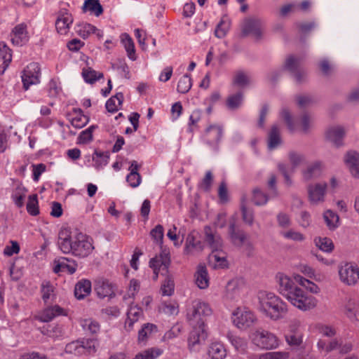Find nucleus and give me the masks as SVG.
<instances>
[{"label":"nucleus","instance_id":"f257e3e1","mask_svg":"<svg viewBox=\"0 0 359 359\" xmlns=\"http://www.w3.org/2000/svg\"><path fill=\"white\" fill-rule=\"evenodd\" d=\"M57 246L63 254L72 255L78 258L87 257L94 250L93 239L90 236L67 227L60 229Z\"/></svg>","mask_w":359,"mask_h":359},{"label":"nucleus","instance_id":"f03ea898","mask_svg":"<svg viewBox=\"0 0 359 359\" xmlns=\"http://www.w3.org/2000/svg\"><path fill=\"white\" fill-rule=\"evenodd\" d=\"M258 299V309L273 320L284 318L287 312L286 303L273 292H260Z\"/></svg>","mask_w":359,"mask_h":359},{"label":"nucleus","instance_id":"7ed1b4c3","mask_svg":"<svg viewBox=\"0 0 359 359\" xmlns=\"http://www.w3.org/2000/svg\"><path fill=\"white\" fill-rule=\"evenodd\" d=\"M287 299L295 307L302 311H309L316 306V299L309 295L297 286L286 296Z\"/></svg>","mask_w":359,"mask_h":359},{"label":"nucleus","instance_id":"20e7f679","mask_svg":"<svg viewBox=\"0 0 359 359\" xmlns=\"http://www.w3.org/2000/svg\"><path fill=\"white\" fill-rule=\"evenodd\" d=\"M97 346L98 343L94 339H82L67 344L65 351L76 356L88 355L95 353Z\"/></svg>","mask_w":359,"mask_h":359},{"label":"nucleus","instance_id":"39448f33","mask_svg":"<svg viewBox=\"0 0 359 359\" xmlns=\"http://www.w3.org/2000/svg\"><path fill=\"white\" fill-rule=\"evenodd\" d=\"M212 314V309L208 303L196 300L187 313L190 325H206V318Z\"/></svg>","mask_w":359,"mask_h":359},{"label":"nucleus","instance_id":"423d86ee","mask_svg":"<svg viewBox=\"0 0 359 359\" xmlns=\"http://www.w3.org/2000/svg\"><path fill=\"white\" fill-rule=\"evenodd\" d=\"M229 233L234 245L243 246V251L248 257L253 255L255 248L252 243L248 239V236L243 231L236 230V219L234 217L231 218L229 228Z\"/></svg>","mask_w":359,"mask_h":359},{"label":"nucleus","instance_id":"0eeeda50","mask_svg":"<svg viewBox=\"0 0 359 359\" xmlns=\"http://www.w3.org/2000/svg\"><path fill=\"white\" fill-rule=\"evenodd\" d=\"M252 343L260 348L273 349L278 346L277 337L264 330H257L252 335Z\"/></svg>","mask_w":359,"mask_h":359},{"label":"nucleus","instance_id":"6e6552de","mask_svg":"<svg viewBox=\"0 0 359 359\" xmlns=\"http://www.w3.org/2000/svg\"><path fill=\"white\" fill-rule=\"evenodd\" d=\"M339 280L344 285L354 286L359 282V266L351 262H346L339 266Z\"/></svg>","mask_w":359,"mask_h":359},{"label":"nucleus","instance_id":"1a4fd4ad","mask_svg":"<svg viewBox=\"0 0 359 359\" xmlns=\"http://www.w3.org/2000/svg\"><path fill=\"white\" fill-rule=\"evenodd\" d=\"M192 329L188 337V347L191 351H198L205 343L208 334L206 325H191Z\"/></svg>","mask_w":359,"mask_h":359},{"label":"nucleus","instance_id":"9d476101","mask_svg":"<svg viewBox=\"0 0 359 359\" xmlns=\"http://www.w3.org/2000/svg\"><path fill=\"white\" fill-rule=\"evenodd\" d=\"M170 264V252L167 249H162L158 256L151 259L149 266L153 269L154 280H156L159 273L165 276L168 273V267Z\"/></svg>","mask_w":359,"mask_h":359},{"label":"nucleus","instance_id":"9b49d317","mask_svg":"<svg viewBox=\"0 0 359 359\" xmlns=\"http://www.w3.org/2000/svg\"><path fill=\"white\" fill-rule=\"evenodd\" d=\"M257 318L253 312L247 308H237L232 313L233 325L241 330H245L256 322Z\"/></svg>","mask_w":359,"mask_h":359},{"label":"nucleus","instance_id":"f8f14e48","mask_svg":"<svg viewBox=\"0 0 359 359\" xmlns=\"http://www.w3.org/2000/svg\"><path fill=\"white\" fill-rule=\"evenodd\" d=\"M41 68L37 62L29 64L22 72L21 78L25 90H28L32 85L40 83Z\"/></svg>","mask_w":359,"mask_h":359},{"label":"nucleus","instance_id":"ddd939ff","mask_svg":"<svg viewBox=\"0 0 359 359\" xmlns=\"http://www.w3.org/2000/svg\"><path fill=\"white\" fill-rule=\"evenodd\" d=\"M290 161L292 164V167L289 168L287 165L283 163L278 165V169L282 172L285 177V182L290 185L292 181L290 178L289 173L293 172L294 170L305 161V156L301 153L292 151L288 154Z\"/></svg>","mask_w":359,"mask_h":359},{"label":"nucleus","instance_id":"4468645a","mask_svg":"<svg viewBox=\"0 0 359 359\" xmlns=\"http://www.w3.org/2000/svg\"><path fill=\"white\" fill-rule=\"evenodd\" d=\"M67 316V311L58 305L49 306L38 313L35 319L42 323H48L57 317Z\"/></svg>","mask_w":359,"mask_h":359},{"label":"nucleus","instance_id":"2eb2a0df","mask_svg":"<svg viewBox=\"0 0 359 359\" xmlns=\"http://www.w3.org/2000/svg\"><path fill=\"white\" fill-rule=\"evenodd\" d=\"M327 185L326 183H315L309 185L308 196L312 204H318L325 201Z\"/></svg>","mask_w":359,"mask_h":359},{"label":"nucleus","instance_id":"dca6fc26","mask_svg":"<svg viewBox=\"0 0 359 359\" xmlns=\"http://www.w3.org/2000/svg\"><path fill=\"white\" fill-rule=\"evenodd\" d=\"M300 323L297 320L292 321L285 334V340L290 346H299L303 341V334L299 329Z\"/></svg>","mask_w":359,"mask_h":359},{"label":"nucleus","instance_id":"f3484780","mask_svg":"<svg viewBox=\"0 0 359 359\" xmlns=\"http://www.w3.org/2000/svg\"><path fill=\"white\" fill-rule=\"evenodd\" d=\"M263 23L257 18L247 19L243 25V33L244 35L250 34L257 39H261L262 36Z\"/></svg>","mask_w":359,"mask_h":359},{"label":"nucleus","instance_id":"a211bd4d","mask_svg":"<svg viewBox=\"0 0 359 359\" xmlns=\"http://www.w3.org/2000/svg\"><path fill=\"white\" fill-rule=\"evenodd\" d=\"M344 136L345 130L341 126L330 127L325 132L326 139L337 148L344 145Z\"/></svg>","mask_w":359,"mask_h":359},{"label":"nucleus","instance_id":"6ab92c4d","mask_svg":"<svg viewBox=\"0 0 359 359\" xmlns=\"http://www.w3.org/2000/svg\"><path fill=\"white\" fill-rule=\"evenodd\" d=\"M284 68L289 71L297 82H302L305 72L300 68V59L293 55L289 56L285 62Z\"/></svg>","mask_w":359,"mask_h":359},{"label":"nucleus","instance_id":"aec40b11","mask_svg":"<svg viewBox=\"0 0 359 359\" xmlns=\"http://www.w3.org/2000/svg\"><path fill=\"white\" fill-rule=\"evenodd\" d=\"M344 161L351 175L359 178V152L355 150L348 151L344 155Z\"/></svg>","mask_w":359,"mask_h":359},{"label":"nucleus","instance_id":"412c9836","mask_svg":"<svg viewBox=\"0 0 359 359\" xmlns=\"http://www.w3.org/2000/svg\"><path fill=\"white\" fill-rule=\"evenodd\" d=\"M73 22V18L70 13L66 10L60 11L56 22L55 27L58 33L61 34H66Z\"/></svg>","mask_w":359,"mask_h":359},{"label":"nucleus","instance_id":"4be33fe9","mask_svg":"<svg viewBox=\"0 0 359 359\" xmlns=\"http://www.w3.org/2000/svg\"><path fill=\"white\" fill-rule=\"evenodd\" d=\"M95 291L97 295L101 299L107 297H111L114 295L113 285L105 279H98L96 280Z\"/></svg>","mask_w":359,"mask_h":359},{"label":"nucleus","instance_id":"5701e85b","mask_svg":"<svg viewBox=\"0 0 359 359\" xmlns=\"http://www.w3.org/2000/svg\"><path fill=\"white\" fill-rule=\"evenodd\" d=\"M11 41L17 46H22L28 41V33L26 25L22 23L16 25L12 31Z\"/></svg>","mask_w":359,"mask_h":359},{"label":"nucleus","instance_id":"b1692460","mask_svg":"<svg viewBox=\"0 0 359 359\" xmlns=\"http://www.w3.org/2000/svg\"><path fill=\"white\" fill-rule=\"evenodd\" d=\"M142 310L137 305H130L127 311V318L125 322V329L130 332L133 329L134 324L142 316Z\"/></svg>","mask_w":359,"mask_h":359},{"label":"nucleus","instance_id":"393cba45","mask_svg":"<svg viewBox=\"0 0 359 359\" xmlns=\"http://www.w3.org/2000/svg\"><path fill=\"white\" fill-rule=\"evenodd\" d=\"M344 315L353 323H359V304L353 299H348L344 306Z\"/></svg>","mask_w":359,"mask_h":359},{"label":"nucleus","instance_id":"a878e982","mask_svg":"<svg viewBox=\"0 0 359 359\" xmlns=\"http://www.w3.org/2000/svg\"><path fill=\"white\" fill-rule=\"evenodd\" d=\"M276 280L278 283V290L280 293L285 297L297 287L294 285V280L283 273H278L276 275Z\"/></svg>","mask_w":359,"mask_h":359},{"label":"nucleus","instance_id":"bb28decb","mask_svg":"<svg viewBox=\"0 0 359 359\" xmlns=\"http://www.w3.org/2000/svg\"><path fill=\"white\" fill-rule=\"evenodd\" d=\"M222 136V127L217 125H212L206 128L203 137L207 144L214 145L219 142Z\"/></svg>","mask_w":359,"mask_h":359},{"label":"nucleus","instance_id":"cd10ccee","mask_svg":"<svg viewBox=\"0 0 359 359\" xmlns=\"http://www.w3.org/2000/svg\"><path fill=\"white\" fill-rule=\"evenodd\" d=\"M205 242L208 244L212 251H219L222 249L223 242L219 234L212 232L210 227H205Z\"/></svg>","mask_w":359,"mask_h":359},{"label":"nucleus","instance_id":"c85d7f7f","mask_svg":"<svg viewBox=\"0 0 359 359\" xmlns=\"http://www.w3.org/2000/svg\"><path fill=\"white\" fill-rule=\"evenodd\" d=\"M282 144L280 130L277 124L271 126L267 138V146L269 150L277 149Z\"/></svg>","mask_w":359,"mask_h":359},{"label":"nucleus","instance_id":"c756f323","mask_svg":"<svg viewBox=\"0 0 359 359\" xmlns=\"http://www.w3.org/2000/svg\"><path fill=\"white\" fill-rule=\"evenodd\" d=\"M91 282L87 279H81L74 287V296L77 299H83L91 292Z\"/></svg>","mask_w":359,"mask_h":359},{"label":"nucleus","instance_id":"7c9ffc66","mask_svg":"<svg viewBox=\"0 0 359 359\" xmlns=\"http://www.w3.org/2000/svg\"><path fill=\"white\" fill-rule=\"evenodd\" d=\"M12 60L10 48L4 43H0V74H3Z\"/></svg>","mask_w":359,"mask_h":359},{"label":"nucleus","instance_id":"2f4dec72","mask_svg":"<svg viewBox=\"0 0 359 359\" xmlns=\"http://www.w3.org/2000/svg\"><path fill=\"white\" fill-rule=\"evenodd\" d=\"M196 284L200 289H205L209 285V276L205 266L199 265L195 274Z\"/></svg>","mask_w":359,"mask_h":359},{"label":"nucleus","instance_id":"473e14b6","mask_svg":"<svg viewBox=\"0 0 359 359\" xmlns=\"http://www.w3.org/2000/svg\"><path fill=\"white\" fill-rule=\"evenodd\" d=\"M241 293L239 280L233 279L229 280L226 286L225 297L229 300H236Z\"/></svg>","mask_w":359,"mask_h":359},{"label":"nucleus","instance_id":"72a5a7b5","mask_svg":"<svg viewBox=\"0 0 359 359\" xmlns=\"http://www.w3.org/2000/svg\"><path fill=\"white\" fill-rule=\"evenodd\" d=\"M121 41L126 49L128 58L132 61L136 60L137 55L133 39L127 33H123L121 35Z\"/></svg>","mask_w":359,"mask_h":359},{"label":"nucleus","instance_id":"f704fd0d","mask_svg":"<svg viewBox=\"0 0 359 359\" xmlns=\"http://www.w3.org/2000/svg\"><path fill=\"white\" fill-rule=\"evenodd\" d=\"M158 331L156 325L152 323H145L138 332L139 343L144 344L149 338Z\"/></svg>","mask_w":359,"mask_h":359},{"label":"nucleus","instance_id":"c9c22d12","mask_svg":"<svg viewBox=\"0 0 359 359\" xmlns=\"http://www.w3.org/2000/svg\"><path fill=\"white\" fill-rule=\"evenodd\" d=\"M208 355L212 359H224L226 355V351L222 343L212 342L208 348Z\"/></svg>","mask_w":359,"mask_h":359},{"label":"nucleus","instance_id":"e433bc0d","mask_svg":"<svg viewBox=\"0 0 359 359\" xmlns=\"http://www.w3.org/2000/svg\"><path fill=\"white\" fill-rule=\"evenodd\" d=\"M203 250V245L200 241H196L193 233H189L186 239L184 253L187 255L192 254L195 251L200 252Z\"/></svg>","mask_w":359,"mask_h":359},{"label":"nucleus","instance_id":"4c0bfd02","mask_svg":"<svg viewBox=\"0 0 359 359\" xmlns=\"http://www.w3.org/2000/svg\"><path fill=\"white\" fill-rule=\"evenodd\" d=\"M39 331L43 335L57 339L62 336V328L58 325H47L40 327Z\"/></svg>","mask_w":359,"mask_h":359},{"label":"nucleus","instance_id":"58836bf2","mask_svg":"<svg viewBox=\"0 0 359 359\" xmlns=\"http://www.w3.org/2000/svg\"><path fill=\"white\" fill-rule=\"evenodd\" d=\"M26 191V189L21 183L17 182L15 184V188L12 193L11 197L15 204L19 208L22 207L24 204V199L25 197Z\"/></svg>","mask_w":359,"mask_h":359},{"label":"nucleus","instance_id":"ea45409f","mask_svg":"<svg viewBox=\"0 0 359 359\" xmlns=\"http://www.w3.org/2000/svg\"><path fill=\"white\" fill-rule=\"evenodd\" d=\"M123 94L117 93L115 95L111 97L105 104L107 110L110 113L117 111L123 102Z\"/></svg>","mask_w":359,"mask_h":359},{"label":"nucleus","instance_id":"a19ab883","mask_svg":"<svg viewBox=\"0 0 359 359\" xmlns=\"http://www.w3.org/2000/svg\"><path fill=\"white\" fill-rule=\"evenodd\" d=\"M89 121L88 116L83 114L81 109H74L73 117L71 118V124L75 128L79 129L84 127Z\"/></svg>","mask_w":359,"mask_h":359},{"label":"nucleus","instance_id":"79ce46f5","mask_svg":"<svg viewBox=\"0 0 359 359\" xmlns=\"http://www.w3.org/2000/svg\"><path fill=\"white\" fill-rule=\"evenodd\" d=\"M83 9L85 12L89 11L90 14H93L97 17L103 13V8L99 0H86Z\"/></svg>","mask_w":359,"mask_h":359},{"label":"nucleus","instance_id":"37998d69","mask_svg":"<svg viewBox=\"0 0 359 359\" xmlns=\"http://www.w3.org/2000/svg\"><path fill=\"white\" fill-rule=\"evenodd\" d=\"M210 262H215L214 267L224 268L227 265L225 253L221 249L219 251H212L210 255Z\"/></svg>","mask_w":359,"mask_h":359},{"label":"nucleus","instance_id":"c03bdc74","mask_svg":"<svg viewBox=\"0 0 359 359\" xmlns=\"http://www.w3.org/2000/svg\"><path fill=\"white\" fill-rule=\"evenodd\" d=\"M294 280L299 283L300 285L304 287L306 290L310 291L312 293H318L320 290L319 287L314 283L310 281L309 280L304 278L302 276L299 274H295L293 276Z\"/></svg>","mask_w":359,"mask_h":359},{"label":"nucleus","instance_id":"a18cd8bd","mask_svg":"<svg viewBox=\"0 0 359 359\" xmlns=\"http://www.w3.org/2000/svg\"><path fill=\"white\" fill-rule=\"evenodd\" d=\"M323 217L327 227L330 230H334L339 226V216L330 210H326L323 214Z\"/></svg>","mask_w":359,"mask_h":359},{"label":"nucleus","instance_id":"49530a36","mask_svg":"<svg viewBox=\"0 0 359 359\" xmlns=\"http://www.w3.org/2000/svg\"><path fill=\"white\" fill-rule=\"evenodd\" d=\"M82 76L84 81L88 83H93L98 79L103 77V74L91 69L90 67L83 68Z\"/></svg>","mask_w":359,"mask_h":359},{"label":"nucleus","instance_id":"de8ad7c7","mask_svg":"<svg viewBox=\"0 0 359 359\" xmlns=\"http://www.w3.org/2000/svg\"><path fill=\"white\" fill-rule=\"evenodd\" d=\"M41 297L45 303L53 299L55 297L54 287L48 281H43L41 284Z\"/></svg>","mask_w":359,"mask_h":359},{"label":"nucleus","instance_id":"09e8293b","mask_svg":"<svg viewBox=\"0 0 359 359\" xmlns=\"http://www.w3.org/2000/svg\"><path fill=\"white\" fill-rule=\"evenodd\" d=\"M109 155L107 152L95 151L93 156V161L96 168L99 169L105 166L109 161Z\"/></svg>","mask_w":359,"mask_h":359},{"label":"nucleus","instance_id":"8fccbe9b","mask_svg":"<svg viewBox=\"0 0 359 359\" xmlns=\"http://www.w3.org/2000/svg\"><path fill=\"white\" fill-rule=\"evenodd\" d=\"M162 353L161 348H151L138 353L133 359H156Z\"/></svg>","mask_w":359,"mask_h":359},{"label":"nucleus","instance_id":"3c124183","mask_svg":"<svg viewBox=\"0 0 359 359\" xmlns=\"http://www.w3.org/2000/svg\"><path fill=\"white\" fill-rule=\"evenodd\" d=\"M280 116L285 122L288 130L294 133L297 129V124L293 120L290 111L287 108H283L280 112Z\"/></svg>","mask_w":359,"mask_h":359},{"label":"nucleus","instance_id":"603ef678","mask_svg":"<svg viewBox=\"0 0 359 359\" xmlns=\"http://www.w3.org/2000/svg\"><path fill=\"white\" fill-rule=\"evenodd\" d=\"M165 279L161 285V291L163 296H170L174 292L175 283L172 278L168 273Z\"/></svg>","mask_w":359,"mask_h":359},{"label":"nucleus","instance_id":"864d4df0","mask_svg":"<svg viewBox=\"0 0 359 359\" xmlns=\"http://www.w3.org/2000/svg\"><path fill=\"white\" fill-rule=\"evenodd\" d=\"M313 124V118L308 113L302 115L299 120L301 130L304 133H308L312 128Z\"/></svg>","mask_w":359,"mask_h":359},{"label":"nucleus","instance_id":"5fc2aeb1","mask_svg":"<svg viewBox=\"0 0 359 359\" xmlns=\"http://www.w3.org/2000/svg\"><path fill=\"white\" fill-rule=\"evenodd\" d=\"M320 174V163L318 162L313 163L309 165L304 171L303 175L306 180L318 177Z\"/></svg>","mask_w":359,"mask_h":359},{"label":"nucleus","instance_id":"6e6d98bb","mask_svg":"<svg viewBox=\"0 0 359 359\" xmlns=\"http://www.w3.org/2000/svg\"><path fill=\"white\" fill-rule=\"evenodd\" d=\"M81 325L85 331L89 332L91 334H95L100 330L99 323L91 318L82 320Z\"/></svg>","mask_w":359,"mask_h":359},{"label":"nucleus","instance_id":"4d7b16f0","mask_svg":"<svg viewBox=\"0 0 359 359\" xmlns=\"http://www.w3.org/2000/svg\"><path fill=\"white\" fill-rule=\"evenodd\" d=\"M192 86L191 79L187 74H184L179 81L177 90L180 93H187Z\"/></svg>","mask_w":359,"mask_h":359},{"label":"nucleus","instance_id":"13d9d810","mask_svg":"<svg viewBox=\"0 0 359 359\" xmlns=\"http://www.w3.org/2000/svg\"><path fill=\"white\" fill-rule=\"evenodd\" d=\"M230 27V23L228 19L222 18L217 25L215 34L219 39L224 38L227 34Z\"/></svg>","mask_w":359,"mask_h":359},{"label":"nucleus","instance_id":"bf43d9fd","mask_svg":"<svg viewBox=\"0 0 359 359\" xmlns=\"http://www.w3.org/2000/svg\"><path fill=\"white\" fill-rule=\"evenodd\" d=\"M96 27L89 23H81L76 30L78 34L83 39H87L91 34L95 32Z\"/></svg>","mask_w":359,"mask_h":359},{"label":"nucleus","instance_id":"052dcab7","mask_svg":"<svg viewBox=\"0 0 359 359\" xmlns=\"http://www.w3.org/2000/svg\"><path fill=\"white\" fill-rule=\"evenodd\" d=\"M259 359H290V353L286 351L266 352L260 354Z\"/></svg>","mask_w":359,"mask_h":359},{"label":"nucleus","instance_id":"680f3d73","mask_svg":"<svg viewBox=\"0 0 359 359\" xmlns=\"http://www.w3.org/2000/svg\"><path fill=\"white\" fill-rule=\"evenodd\" d=\"M243 96L241 93H238L229 96L226 101V105L230 109H238L243 102Z\"/></svg>","mask_w":359,"mask_h":359},{"label":"nucleus","instance_id":"e2e57ef3","mask_svg":"<svg viewBox=\"0 0 359 359\" xmlns=\"http://www.w3.org/2000/svg\"><path fill=\"white\" fill-rule=\"evenodd\" d=\"M27 210L33 216H36L39 213L36 194H33L29 196L27 204Z\"/></svg>","mask_w":359,"mask_h":359},{"label":"nucleus","instance_id":"0e129e2a","mask_svg":"<svg viewBox=\"0 0 359 359\" xmlns=\"http://www.w3.org/2000/svg\"><path fill=\"white\" fill-rule=\"evenodd\" d=\"M231 344L234 346L236 351L240 353L245 352L247 348V341L245 339L237 336H231L229 337Z\"/></svg>","mask_w":359,"mask_h":359},{"label":"nucleus","instance_id":"69168bd1","mask_svg":"<svg viewBox=\"0 0 359 359\" xmlns=\"http://www.w3.org/2000/svg\"><path fill=\"white\" fill-rule=\"evenodd\" d=\"M316 245L323 252H330L334 245L331 239L328 238H318L315 240Z\"/></svg>","mask_w":359,"mask_h":359},{"label":"nucleus","instance_id":"338daca9","mask_svg":"<svg viewBox=\"0 0 359 359\" xmlns=\"http://www.w3.org/2000/svg\"><path fill=\"white\" fill-rule=\"evenodd\" d=\"M250 83L249 76L243 72H238L233 78V83L240 88L247 86Z\"/></svg>","mask_w":359,"mask_h":359},{"label":"nucleus","instance_id":"774afa93","mask_svg":"<svg viewBox=\"0 0 359 359\" xmlns=\"http://www.w3.org/2000/svg\"><path fill=\"white\" fill-rule=\"evenodd\" d=\"M276 219L278 226L282 229H287L292 224V221L290 215L285 212H279L276 216Z\"/></svg>","mask_w":359,"mask_h":359}]
</instances>
